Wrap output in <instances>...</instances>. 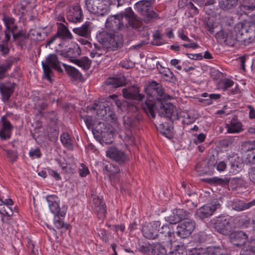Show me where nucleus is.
<instances>
[{
	"mask_svg": "<svg viewBox=\"0 0 255 255\" xmlns=\"http://www.w3.org/2000/svg\"><path fill=\"white\" fill-rule=\"evenodd\" d=\"M147 94L151 97H156L159 100L157 102V113L162 117H165L171 120L179 119V116L176 108L171 103H163L161 101L165 99L162 86L156 82L153 81L145 89Z\"/></svg>",
	"mask_w": 255,
	"mask_h": 255,
	"instance_id": "1",
	"label": "nucleus"
},
{
	"mask_svg": "<svg viewBox=\"0 0 255 255\" xmlns=\"http://www.w3.org/2000/svg\"><path fill=\"white\" fill-rule=\"evenodd\" d=\"M236 31L240 35L243 46H248L255 42V23L239 22L236 25Z\"/></svg>",
	"mask_w": 255,
	"mask_h": 255,
	"instance_id": "2",
	"label": "nucleus"
},
{
	"mask_svg": "<svg viewBox=\"0 0 255 255\" xmlns=\"http://www.w3.org/2000/svg\"><path fill=\"white\" fill-rule=\"evenodd\" d=\"M86 5L88 11L98 16H103L109 11L112 0H86Z\"/></svg>",
	"mask_w": 255,
	"mask_h": 255,
	"instance_id": "3",
	"label": "nucleus"
},
{
	"mask_svg": "<svg viewBox=\"0 0 255 255\" xmlns=\"http://www.w3.org/2000/svg\"><path fill=\"white\" fill-rule=\"evenodd\" d=\"M216 38L220 42H224L230 46L239 47L242 46L240 35L236 31V26L234 31L221 30L216 34Z\"/></svg>",
	"mask_w": 255,
	"mask_h": 255,
	"instance_id": "4",
	"label": "nucleus"
},
{
	"mask_svg": "<svg viewBox=\"0 0 255 255\" xmlns=\"http://www.w3.org/2000/svg\"><path fill=\"white\" fill-rule=\"evenodd\" d=\"M124 17V12L110 16L105 23L106 28L114 32L121 31L126 34H128V28L127 25H125L123 21Z\"/></svg>",
	"mask_w": 255,
	"mask_h": 255,
	"instance_id": "5",
	"label": "nucleus"
},
{
	"mask_svg": "<svg viewBox=\"0 0 255 255\" xmlns=\"http://www.w3.org/2000/svg\"><path fill=\"white\" fill-rule=\"evenodd\" d=\"M213 224L215 230L224 235H230L234 231L231 217H218L214 221Z\"/></svg>",
	"mask_w": 255,
	"mask_h": 255,
	"instance_id": "6",
	"label": "nucleus"
},
{
	"mask_svg": "<svg viewBox=\"0 0 255 255\" xmlns=\"http://www.w3.org/2000/svg\"><path fill=\"white\" fill-rule=\"evenodd\" d=\"M81 50L79 46H75L73 48H70L66 52V56L72 59L71 61L79 67H82L84 70H87L90 68L91 64V61L87 57H84L80 59H74L73 58L76 57L80 55Z\"/></svg>",
	"mask_w": 255,
	"mask_h": 255,
	"instance_id": "7",
	"label": "nucleus"
},
{
	"mask_svg": "<svg viewBox=\"0 0 255 255\" xmlns=\"http://www.w3.org/2000/svg\"><path fill=\"white\" fill-rule=\"evenodd\" d=\"M156 238L160 244L171 246L174 239V233L168 225H163L159 229Z\"/></svg>",
	"mask_w": 255,
	"mask_h": 255,
	"instance_id": "8",
	"label": "nucleus"
},
{
	"mask_svg": "<svg viewBox=\"0 0 255 255\" xmlns=\"http://www.w3.org/2000/svg\"><path fill=\"white\" fill-rule=\"evenodd\" d=\"M124 16L127 20V23L125 25L128 26V31L130 27L137 30L141 26V21L134 13L131 7H129L125 9L124 11Z\"/></svg>",
	"mask_w": 255,
	"mask_h": 255,
	"instance_id": "9",
	"label": "nucleus"
},
{
	"mask_svg": "<svg viewBox=\"0 0 255 255\" xmlns=\"http://www.w3.org/2000/svg\"><path fill=\"white\" fill-rule=\"evenodd\" d=\"M195 227V222L192 220H183L177 226L176 234L181 238H186L191 234Z\"/></svg>",
	"mask_w": 255,
	"mask_h": 255,
	"instance_id": "10",
	"label": "nucleus"
},
{
	"mask_svg": "<svg viewBox=\"0 0 255 255\" xmlns=\"http://www.w3.org/2000/svg\"><path fill=\"white\" fill-rule=\"evenodd\" d=\"M106 155L120 165L124 164L129 160L128 156L124 152L115 147L108 148Z\"/></svg>",
	"mask_w": 255,
	"mask_h": 255,
	"instance_id": "11",
	"label": "nucleus"
},
{
	"mask_svg": "<svg viewBox=\"0 0 255 255\" xmlns=\"http://www.w3.org/2000/svg\"><path fill=\"white\" fill-rule=\"evenodd\" d=\"M160 225L159 221H153L151 223L145 224L142 229L144 236L148 239L156 238Z\"/></svg>",
	"mask_w": 255,
	"mask_h": 255,
	"instance_id": "12",
	"label": "nucleus"
},
{
	"mask_svg": "<svg viewBox=\"0 0 255 255\" xmlns=\"http://www.w3.org/2000/svg\"><path fill=\"white\" fill-rule=\"evenodd\" d=\"M104 44L108 49L114 50L115 48L120 47L123 43V37L122 36L114 34H107L103 39Z\"/></svg>",
	"mask_w": 255,
	"mask_h": 255,
	"instance_id": "13",
	"label": "nucleus"
},
{
	"mask_svg": "<svg viewBox=\"0 0 255 255\" xmlns=\"http://www.w3.org/2000/svg\"><path fill=\"white\" fill-rule=\"evenodd\" d=\"M93 205L95 212L99 220H103L106 217L107 209L103 199L99 196L95 197L93 199Z\"/></svg>",
	"mask_w": 255,
	"mask_h": 255,
	"instance_id": "14",
	"label": "nucleus"
},
{
	"mask_svg": "<svg viewBox=\"0 0 255 255\" xmlns=\"http://www.w3.org/2000/svg\"><path fill=\"white\" fill-rule=\"evenodd\" d=\"M66 16L67 19L71 22L77 23L82 21L83 17L82 10L79 5L69 7Z\"/></svg>",
	"mask_w": 255,
	"mask_h": 255,
	"instance_id": "15",
	"label": "nucleus"
},
{
	"mask_svg": "<svg viewBox=\"0 0 255 255\" xmlns=\"http://www.w3.org/2000/svg\"><path fill=\"white\" fill-rule=\"evenodd\" d=\"M46 200L48 202L49 207L51 211L55 215H60L61 217L64 216L65 211L62 210L59 207L58 203V198L56 195H48L46 197Z\"/></svg>",
	"mask_w": 255,
	"mask_h": 255,
	"instance_id": "16",
	"label": "nucleus"
},
{
	"mask_svg": "<svg viewBox=\"0 0 255 255\" xmlns=\"http://www.w3.org/2000/svg\"><path fill=\"white\" fill-rule=\"evenodd\" d=\"M95 110H97L98 118L101 120L107 121L109 118L114 120L116 116L111 107L109 105L106 106L105 104H103L100 106V108L99 109L95 108Z\"/></svg>",
	"mask_w": 255,
	"mask_h": 255,
	"instance_id": "17",
	"label": "nucleus"
},
{
	"mask_svg": "<svg viewBox=\"0 0 255 255\" xmlns=\"http://www.w3.org/2000/svg\"><path fill=\"white\" fill-rule=\"evenodd\" d=\"M230 235L231 242L237 247L244 246L248 240V236L243 231L232 232Z\"/></svg>",
	"mask_w": 255,
	"mask_h": 255,
	"instance_id": "18",
	"label": "nucleus"
},
{
	"mask_svg": "<svg viewBox=\"0 0 255 255\" xmlns=\"http://www.w3.org/2000/svg\"><path fill=\"white\" fill-rule=\"evenodd\" d=\"M124 97L128 99L136 100L141 101L144 96L139 94V89L137 87L132 86L123 89Z\"/></svg>",
	"mask_w": 255,
	"mask_h": 255,
	"instance_id": "19",
	"label": "nucleus"
},
{
	"mask_svg": "<svg viewBox=\"0 0 255 255\" xmlns=\"http://www.w3.org/2000/svg\"><path fill=\"white\" fill-rule=\"evenodd\" d=\"M219 207H220L219 204L204 205L198 209L196 215L201 219L208 218L213 214Z\"/></svg>",
	"mask_w": 255,
	"mask_h": 255,
	"instance_id": "20",
	"label": "nucleus"
},
{
	"mask_svg": "<svg viewBox=\"0 0 255 255\" xmlns=\"http://www.w3.org/2000/svg\"><path fill=\"white\" fill-rule=\"evenodd\" d=\"M15 84L10 83H1L0 84V92L2 96V100L4 102L8 101L12 94Z\"/></svg>",
	"mask_w": 255,
	"mask_h": 255,
	"instance_id": "21",
	"label": "nucleus"
},
{
	"mask_svg": "<svg viewBox=\"0 0 255 255\" xmlns=\"http://www.w3.org/2000/svg\"><path fill=\"white\" fill-rule=\"evenodd\" d=\"M157 102H154L147 99L142 104V109L148 115H150L152 118H155V112H157Z\"/></svg>",
	"mask_w": 255,
	"mask_h": 255,
	"instance_id": "22",
	"label": "nucleus"
},
{
	"mask_svg": "<svg viewBox=\"0 0 255 255\" xmlns=\"http://www.w3.org/2000/svg\"><path fill=\"white\" fill-rule=\"evenodd\" d=\"M58 38L62 40H71L73 37L67 26L63 23H59L56 32Z\"/></svg>",
	"mask_w": 255,
	"mask_h": 255,
	"instance_id": "23",
	"label": "nucleus"
},
{
	"mask_svg": "<svg viewBox=\"0 0 255 255\" xmlns=\"http://www.w3.org/2000/svg\"><path fill=\"white\" fill-rule=\"evenodd\" d=\"M45 63L59 73L63 72V70L60 66L61 62L57 55L55 54L49 55L46 59Z\"/></svg>",
	"mask_w": 255,
	"mask_h": 255,
	"instance_id": "24",
	"label": "nucleus"
},
{
	"mask_svg": "<svg viewBox=\"0 0 255 255\" xmlns=\"http://www.w3.org/2000/svg\"><path fill=\"white\" fill-rule=\"evenodd\" d=\"M90 24V22L87 21L81 26L74 28L73 31L80 36L88 38L91 34Z\"/></svg>",
	"mask_w": 255,
	"mask_h": 255,
	"instance_id": "25",
	"label": "nucleus"
},
{
	"mask_svg": "<svg viewBox=\"0 0 255 255\" xmlns=\"http://www.w3.org/2000/svg\"><path fill=\"white\" fill-rule=\"evenodd\" d=\"M63 66L65 68V71L71 78L72 81H81L82 79V75L81 73L75 67L67 65L65 64H63Z\"/></svg>",
	"mask_w": 255,
	"mask_h": 255,
	"instance_id": "26",
	"label": "nucleus"
},
{
	"mask_svg": "<svg viewBox=\"0 0 255 255\" xmlns=\"http://www.w3.org/2000/svg\"><path fill=\"white\" fill-rule=\"evenodd\" d=\"M135 7L139 13L143 16L150 9L151 3L149 0H140L135 3Z\"/></svg>",
	"mask_w": 255,
	"mask_h": 255,
	"instance_id": "27",
	"label": "nucleus"
},
{
	"mask_svg": "<svg viewBox=\"0 0 255 255\" xmlns=\"http://www.w3.org/2000/svg\"><path fill=\"white\" fill-rule=\"evenodd\" d=\"M139 123V120L136 117L131 116L125 119L124 126L128 131H132L137 128Z\"/></svg>",
	"mask_w": 255,
	"mask_h": 255,
	"instance_id": "28",
	"label": "nucleus"
},
{
	"mask_svg": "<svg viewBox=\"0 0 255 255\" xmlns=\"http://www.w3.org/2000/svg\"><path fill=\"white\" fill-rule=\"evenodd\" d=\"M240 9L246 14L255 10V0H243Z\"/></svg>",
	"mask_w": 255,
	"mask_h": 255,
	"instance_id": "29",
	"label": "nucleus"
},
{
	"mask_svg": "<svg viewBox=\"0 0 255 255\" xmlns=\"http://www.w3.org/2000/svg\"><path fill=\"white\" fill-rule=\"evenodd\" d=\"M173 214L174 216H170L169 217L170 223L172 224H176L181 220L184 219L188 217L189 213L183 209H177Z\"/></svg>",
	"mask_w": 255,
	"mask_h": 255,
	"instance_id": "30",
	"label": "nucleus"
},
{
	"mask_svg": "<svg viewBox=\"0 0 255 255\" xmlns=\"http://www.w3.org/2000/svg\"><path fill=\"white\" fill-rule=\"evenodd\" d=\"M233 223V230L235 228H246L250 224V220L241 218L240 217H237L235 218L231 217Z\"/></svg>",
	"mask_w": 255,
	"mask_h": 255,
	"instance_id": "31",
	"label": "nucleus"
},
{
	"mask_svg": "<svg viewBox=\"0 0 255 255\" xmlns=\"http://www.w3.org/2000/svg\"><path fill=\"white\" fill-rule=\"evenodd\" d=\"M242 124L235 119H232L230 124H227L226 128L228 133H238L243 130Z\"/></svg>",
	"mask_w": 255,
	"mask_h": 255,
	"instance_id": "32",
	"label": "nucleus"
},
{
	"mask_svg": "<svg viewBox=\"0 0 255 255\" xmlns=\"http://www.w3.org/2000/svg\"><path fill=\"white\" fill-rule=\"evenodd\" d=\"M239 0H219L220 7L224 10H228L234 8L238 4Z\"/></svg>",
	"mask_w": 255,
	"mask_h": 255,
	"instance_id": "33",
	"label": "nucleus"
},
{
	"mask_svg": "<svg viewBox=\"0 0 255 255\" xmlns=\"http://www.w3.org/2000/svg\"><path fill=\"white\" fill-rule=\"evenodd\" d=\"M105 84L108 86H111L113 88L122 87L126 84V80L123 78H109L106 81Z\"/></svg>",
	"mask_w": 255,
	"mask_h": 255,
	"instance_id": "34",
	"label": "nucleus"
},
{
	"mask_svg": "<svg viewBox=\"0 0 255 255\" xmlns=\"http://www.w3.org/2000/svg\"><path fill=\"white\" fill-rule=\"evenodd\" d=\"M250 202L246 203L243 201H236L232 204V208L237 211H243L252 207Z\"/></svg>",
	"mask_w": 255,
	"mask_h": 255,
	"instance_id": "35",
	"label": "nucleus"
},
{
	"mask_svg": "<svg viewBox=\"0 0 255 255\" xmlns=\"http://www.w3.org/2000/svg\"><path fill=\"white\" fill-rule=\"evenodd\" d=\"M13 41L17 42L18 44L21 47L25 44L26 40L28 36L26 33L22 30H20L12 36Z\"/></svg>",
	"mask_w": 255,
	"mask_h": 255,
	"instance_id": "36",
	"label": "nucleus"
},
{
	"mask_svg": "<svg viewBox=\"0 0 255 255\" xmlns=\"http://www.w3.org/2000/svg\"><path fill=\"white\" fill-rule=\"evenodd\" d=\"M178 5L180 8L187 7L194 15L199 12L198 8L191 1H188V0H179Z\"/></svg>",
	"mask_w": 255,
	"mask_h": 255,
	"instance_id": "37",
	"label": "nucleus"
},
{
	"mask_svg": "<svg viewBox=\"0 0 255 255\" xmlns=\"http://www.w3.org/2000/svg\"><path fill=\"white\" fill-rule=\"evenodd\" d=\"M205 180L209 184L225 186L229 184L230 178L227 177L221 178L217 177H214L213 178L205 179Z\"/></svg>",
	"mask_w": 255,
	"mask_h": 255,
	"instance_id": "38",
	"label": "nucleus"
},
{
	"mask_svg": "<svg viewBox=\"0 0 255 255\" xmlns=\"http://www.w3.org/2000/svg\"><path fill=\"white\" fill-rule=\"evenodd\" d=\"M206 250L207 255H230L224 249L219 247H210Z\"/></svg>",
	"mask_w": 255,
	"mask_h": 255,
	"instance_id": "39",
	"label": "nucleus"
},
{
	"mask_svg": "<svg viewBox=\"0 0 255 255\" xmlns=\"http://www.w3.org/2000/svg\"><path fill=\"white\" fill-rule=\"evenodd\" d=\"M103 169L109 173V175L112 177L115 174L118 173L120 172L119 166L116 164L111 163H103Z\"/></svg>",
	"mask_w": 255,
	"mask_h": 255,
	"instance_id": "40",
	"label": "nucleus"
},
{
	"mask_svg": "<svg viewBox=\"0 0 255 255\" xmlns=\"http://www.w3.org/2000/svg\"><path fill=\"white\" fill-rule=\"evenodd\" d=\"M47 107V104L45 102H40L35 105V109L38 112L37 115H39L41 117H48L49 113H46L43 111Z\"/></svg>",
	"mask_w": 255,
	"mask_h": 255,
	"instance_id": "41",
	"label": "nucleus"
},
{
	"mask_svg": "<svg viewBox=\"0 0 255 255\" xmlns=\"http://www.w3.org/2000/svg\"><path fill=\"white\" fill-rule=\"evenodd\" d=\"M158 64L159 65L161 68V69L159 70V72L166 81H170L174 78V74L169 69L162 67L159 64V62H158L156 65H157Z\"/></svg>",
	"mask_w": 255,
	"mask_h": 255,
	"instance_id": "42",
	"label": "nucleus"
},
{
	"mask_svg": "<svg viewBox=\"0 0 255 255\" xmlns=\"http://www.w3.org/2000/svg\"><path fill=\"white\" fill-rule=\"evenodd\" d=\"M159 18L158 14L154 10H150V9L142 17L143 20L146 23L150 22L152 20L158 19Z\"/></svg>",
	"mask_w": 255,
	"mask_h": 255,
	"instance_id": "43",
	"label": "nucleus"
},
{
	"mask_svg": "<svg viewBox=\"0 0 255 255\" xmlns=\"http://www.w3.org/2000/svg\"><path fill=\"white\" fill-rule=\"evenodd\" d=\"M227 158L229 160L230 158H232L230 162L231 172L236 173L239 172L242 169L243 163L236 161L235 159L233 160V157L230 156H227Z\"/></svg>",
	"mask_w": 255,
	"mask_h": 255,
	"instance_id": "44",
	"label": "nucleus"
},
{
	"mask_svg": "<svg viewBox=\"0 0 255 255\" xmlns=\"http://www.w3.org/2000/svg\"><path fill=\"white\" fill-rule=\"evenodd\" d=\"M42 68L43 70L44 77L49 81H51V77L53 76V71L48 64L45 62H42Z\"/></svg>",
	"mask_w": 255,
	"mask_h": 255,
	"instance_id": "45",
	"label": "nucleus"
},
{
	"mask_svg": "<svg viewBox=\"0 0 255 255\" xmlns=\"http://www.w3.org/2000/svg\"><path fill=\"white\" fill-rule=\"evenodd\" d=\"M61 142L66 147H71L72 141L69 134L67 132L62 133L60 136Z\"/></svg>",
	"mask_w": 255,
	"mask_h": 255,
	"instance_id": "46",
	"label": "nucleus"
},
{
	"mask_svg": "<svg viewBox=\"0 0 255 255\" xmlns=\"http://www.w3.org/2000/svg\"><path fill=\"white\" fill-rule=\"evenodd\" d=\"M60 215H55L54 221L55 227L58 229L63 228H65L66 230L68 229L69 225L65 224L62 219L60 217Z\"/></svg>",
	"mask_w": 255,
	"mask_h": 255,
	"instance_id": "47",
	"label": "nucleus"
},
{
	"mask_svg": "<svg viewBox=\"0 0 255 255\" xmlns=\"http://www.w3.org/2000/svg\"><path fill=\"white\" fill-rule=\"evenodd\" d=\"M36 0H23L22 8L27 11L33 9L36 6Z\"/></svg>",
	"mask_w": 255,
	"mask_h": 255,
	"instance_id": "48",
	"label": "nucleus"
},
{
	"mask_svg": "<svg viewBox=\"0 0 255 255\" xmlns=\"http://www.w3.org/2000/svg\"><path fill=\"white\" fill-rule=\"evenodd\" d=\"M101 140L106 144H110L113 141V134L110 132H103L101 133Z\"/></svg>",
	"mask_w": 255,
	"mask_h": 255,
	"instance_id": "49",
	"label": "nucleus"
},
{
	"mask_svg": "<svg viewBox=\"0 0 255 255\" xmlns=\"http://www.w3.org/2000/svg\"><path fill=\"white\" fill-rule=\"evenodd\" d=\"M17 213L18 210L16 208L12 210V207L10 206H4L2 209L0 210V213L2 215H5L7 217H11L13 215V212Z\"/></svg>",
	"mask_w": 255,
	"mask_h": 255,
	"instance_id": "50",
	"label": "nucleus"
},
{
	"mask_svg": "<svg viewBox=\"0 0 255 255\" xmlns=\"http://www.w3.org/2000/svg\"><path fill=\"white\" fill-rule=\"evenodd\" d=\"M13 64L12 61L7 62L5 64L0 66V80L5 77V74L10 69Z\"/></svg>",
	"mask_w": 255,
	"mask_h": 255,
	"instance_id": "51",
	"label": "nucleus"
},
{
	"mask_svg": "<svg viewBox=\"0 0 255 255\" xmlns=\"http://www.w3.org/2000/svg\"><path fill=\"white\" fill-rule=\"evenodd\" d=\"M255 148V144L250 141H245L242 145V150L245 152H249Z\"/></svg>",
	"mask_w": 255,
	"mask_h": 255,
	"instance_id": "52",
	"label": "nucleus"
},
{
	"mask_svg": "<svg viewBox=\"0 0 255 255\" xmlns=\"http://www.w3.org/2000/svg\"><path fill=\"white\" fill-rule=\"evenodd\" d=\"M245 161L247 163L255 164V148L248 153Z\"/></svg>",
	"mask_w": 255,
	"mask_h": 255,
	"instance_id": "53",
	"label": "nucleus"
},
{
	"mask_svg": "<svg viewBox=\"0 0 255 255\" xmlns=\"http://www.w3.org/2000/svg\"><path fill=\"white\" fill-rule=\"evenodd\" d=\"M1 122L2 123V127L1 128L4 129H6L7 130H9L10 131H11L12 129V127L9 121L7 120V118L5 116L2 117L1 118Z\"/></svg>",
	"mask_w": 255,
	"mask_h": 255,
	"instance_id": "54",
	"label": "nucleus"
},
{
	"mask_svg": "<svg viewBox=\"0 0 255 255\" xmlns=\"http://www.w3.org/2000/svg\"><path fill=\"white\" fill-rule=\"evenodd\" d=\"M5 151L7 158L10 160L11 162H13L16 161L18 157L16 151L11 150H6Z\"/></svg>",
	"mask_w": 255,
	"mask_h": 255,
	"instance_id": "55",
	"label": "nucleus"
},
{
	"mask_svg": "<svg viewBox=\"0 0 255 255\" xmlns=\"http://www.w3.org/2000/svg\"><path fill=\"white\" fill-rule=\"evenodd\" d=\"M3 20L4 21L6 28H9L10 25L15 24V22L14 18L6 15H3Z\"/></svg>",
	"mask_w": 255,
	"mask_h": 255,
	"instance_id": "56",
	"label": "nucleus"
},
{
	"mask_svg": "<svg viewBox=\"0 0 255 255\" xmlns=\"http://www.w3.org/2000/svg\"><path fill=\"white\" fill-rule=\"evenodd\" d=\"M220 84L222 85V88L223 90H227L228 88L231 87L233 84L234 82L229 79H226L221 82Z\"/></svg>",
	"mask_w": 255,
	"mask_h": 255,
	"instance_id": "57",
	"label": "nucleus"
},
{
	"mask_svg": "<svg viewBox=\"0 0 255 255\" xmlns=\"http://www.w3.org/2000/svg\"><path fill=\"white\" fill-rule=\"evenodd\" d=\"M81 168L79 169V173L80 176L85 177L90 173L89 169L84 164H81Z\"/></svg>",
	"mask_w": 255,
	"mask_h": 255,
	"instance_id": "58",
	"label": "nucleus"
},
{
	"mask_svg": "<svg viewBox=\"0 0 255 255\" xmlns=\"http://www.w3.org/2000/svg\"><path fill=\"white\" fill-rule=\"evenodd\" d=\"M29 156L32 158H40L41 156V153L39 148H36L34 150H30L29 152Z\"/></svg>",
	"mask_w": 255,
	"mask_h": 255,
	"instance_id": "59",
	"label": "nucleus"
},
{
	"mask_svg": "<svg viewBox=\"0 0 255 255\" xmlns=\"http://www.w3.org/2000/svg\"><path fill=\"white\" fill-rule=\"evenodd\" d=\"M10 131L1 128L0 129V137L3 140L9 138L10 137Z\"/></svg>",
	"mask_w": 255,
	"mask_h": 255,
	"instance_id": "60",
	"label": "nucleus"
},
{
	"mask_svg": "<svg viewBox=\"0 0 255 255\" xmlns=\"http://www.w3.org/2000/svg\"><path fill=\"white\" fill-rule=\"evenodd\" d=\"M216 169L219 172H222L225 170L227 168V163L224 161H219L217 162Z\"/></svg>",
	"mask_w": 255,
	"mask_h": 255,
	"instance_id": "61",
	"label": "nucleus"
},
{
	"mask_svg": "<svg viewBox=\"0 0 255 255\" xmlns=\"http://www.w3.org/2000/svg\"><path fill=\"white\" fill-rule=\"evenodd\" d=\"M165 246H167L165 244H160L159 242H157V245H156V248L159 252L163 255L166 254Z\"/></svg>",
	"mask_w": 255,
	"mask_h": 255,
	"instance_id": "62",
	"label": "nucleus"
},
{
	"mask_svg": "<svg viewBox=\"0 0 255 255\" xmlns=\"http://www.w3.org/2000/svg\"><path fill=\"white\" fill-rule=\"evenodd\" d=\"M248 176L250 181L255 184V166L250 168Z\"/></svg>",
	"mask_w": 255,
	"mask_h": 255,
	"instance_id": "63",
	"label": "nucleus"
},
{
	"mask_svg": "<svg viewBox=\"0 0 255 255\" xmlns=\"http://www.w3.org/2000/svg\"><path fill=\"white\" fill-rule=\"evenodd\" d=\"M190 255H207L206 250L202 249H195L192 251Z\"/></svg>",
	"mask_w": 255,
	"mask_h": 255,
	"instance_id": "64",
	"label": "nucleus"
}]
</instances>
